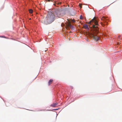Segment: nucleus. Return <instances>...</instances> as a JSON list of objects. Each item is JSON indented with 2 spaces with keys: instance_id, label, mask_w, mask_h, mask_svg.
<instances>
[{
  "instance_id": "nucleus-1",
  "label": "nucleus",
  "mask_w": 122,
  "mask_h": 122,
  "mask_svg": "<svg viewBox=\"0 0 122 122\" xmlns=\"http://www.w3.org/2000/svg\"><path fill=\"white\" fill-rule=\"evenodd\" d=\"M92 22L94 23L95 25L93 24L92 25V27L93 28L95 31L96 34H97L99 32V29L98 27L97 26L98 25V23L96 18L94 17V18L92 19L91 20L89 21L88 23L89 24H90Z\"/></svg>"
},
{
  "instance_id": "nucleus-2",
  "label": "nucleus",
  "mask_w": 122,
  "mask_h": 122,
  "mask_svg": "<svg viewBox=\"0 0 122 122\" xmlns=\"http://www.w3.org/2000/svg\"><path fill=\"white\" fill-rule=\"evenodd\" d=\"M54 16L53 13L47 15L45 22L46 24H50L54 21Z\"/></svg>"
},
{
  "instance_id": "nucleus-3",
  "label": "nucleus",
  "mask_w": 122,
  "mask_h": 122,
  "mask_svg": "<svg viewBox=\"0 0 122 122\" xmlns=\"http://www.w3.org/2000/svg\"><path fill=\"white\" fill-rule=\"evenodd\" d=\"M53 14L54 16V17H60V12L58 10H56L55 11Z\"/></svg>"
},
{
  "instance_id": "nucleus-4",
  "label": "nucleus",
  "mask_w": 122,
  "mask_h": 122,
  "mask_svg": "<svg viewBox=\"0 0 122 122\" xmlns=\"http://www.w3.org/2000/svg\"><path fill=\"white\" fill-rule=\"evenodd\" d=\"M106 17L103 16L101 18L102 20L104 21V24H103L102 22L101 23V24L102 25V26H104L105 24H106L107 23H106L105 21V19L106 18Z\"/></svg>"
},
{
  "instance_id": "nucleus-5",
  "label": "nucleus",
  "mask_w": 122,
  "mask_h": 122,
  "mask_svg": "<svg viewBox=\"0 0 122 122\" xmlns=\"http://www.w3.org/2000/svg\"><path fill=\"white\" fill-rule=\"evenodd\" d=\"M83 27L86 30H88L89 29V28L88 27V26L87 25L85 24L83 25Z\"/></svg>"
},
{
  "instance_id": "nucleus-6",
  "label": "nucleus",
  "mask_w": 122,
  "mask_h": 122,
  "mask_svg": "<svg viewBox=\"0 0 122 122\" xmlns=\"http://www.w3.org/2000/svg\"><path fill=\"white\" fill-rule=\"evenodd\" d=\"M66 25H67L68 27H72L71 24L70 22H69L67 23L66 24Z\"/></svg>"
},
{
  "instance_id": "nucleus-7",
  "label": "nucleus",
  "mask_w": 122,
  "mask_h": 122,
  "mask_svg": "<svg viewBox=\"0 0 122 122\" xmlns=\"http://www.w3.org/2000/svg\"><path fill=\"white\" fill-rule=\"evenodd\" d=\"M58 105V103L57 102H56L55 103H54L51 105V106L53 107H55L57 106Z\"/></svg>"
},
{
  "instance_id": "nucleus-8",
  "label": "nucleus",
  "mask_w": 122,
  "mask_h": 122,
  "mask_svg": "<svg viewBox=\"0 0 122 122\" xmlns=\"http://www.w3.org/2000/svg\"><path fill=\"white\" fill-rule=\"evenodd\" d=\"M93 38L95 40L97 41L99 39V38L97 36H93Z\"/></svg>"
},
{
  "instance_id": "nucleus-9",
  "label": "nucleus",
  "mask_w": 122,
  "mask_h": 122,
  "mask_svg": "<svg viewBox=\"0 0 122 122\" xmlns=\"http://www.w3.org/2000/svg\"><path fill=\"white\" fill-rule=\"evenodd\" d=\"M53 80L51 79L49 80L48 82V85H50V84H51L53 81Z\"/></svg>"
},
{
  "instance_id": "nucleus-10",
  "label": "nucleus",
  "mask_w": 122,
  "mask_h": 122,
  "mask_svg": "<svg viewBox=\"0 0 122 122\" xmlns=\"http://www.w3.org/2000/svg\"><path fill=\"white\" fill-rule=\"evenodd\" d=\"M29 13H32L33 12V10L32 9H30L29 10Z\"/></svg>"
},
{
  "instance_id": "nucleus-11",
  "label": "nucleus",
  "mask_w": 122,
  "mask_h": 122,
  "mask_svg": "<svg viewBox=\"0 0 122 122\" xmlns=\"http://www.w3.org/2000/svg\"><path fill=\"white\" fill-rule=\"evenodd\" d=\"M55 3H56V4L57 3L58 4H61V3L60 2L57 3V2L56 1H55Z\"/></svg>"
},
{
  "instance_id": "nucleus-12",
  "label": "nucleus",
  "mask_w": 122,
  "mask_h": 122,
  "mask_svg": "<svg viewBox=\"0 0 122 122\" xmlns=\"http://www.w3.org/2000/svg\"><path fill=\"white\" fill-rule=\"evenodd\" d=\"M80 19H83V18L82 17V15H81L80 16Z\"/></svg>"
},
{
  "instance_id": "nucleus-13",
  "label": "nucleus",
  "mask_w": 122,
  "mask_h": 122,
  "mask_svg": "<svg viewBox=\"0 0 122 122\" xmlns=\"http://www.w3.org/2000/svg\"><path fill=\"white\" fill-rule=\"evenodd\" d=\"M82 5V4H79V6L81 8L82 7V6L81 5Z\"/></svg>"
},
{
  "instance_id": "nucleus-14",
  "label": "nucleus",
  "mask_w": 122,
  "mask_h": 122,
  "mask_svg": "<svg viewBox=\"0 0 122 122\" xmlns=\"http://www.w3.org/2000/svg\"><path fill=\"white\" fill-rule=\"evenodd\" d=\"M72 21L73 22H75V20H72Z\"/></svg>"
},
{
  "instance_id": "nucleus-15",
  "label": "nucleus",
  "mask_w": 122,
  "mask_h": 122,
  "mask_svg": "<svg viewBox=\"0 0 122 122\" xmlns=\"http://www.w3.org/2000/svg\"><path fill=\"white\" fill-rule=\"evenodd\" d=\"M75 15V13H74L72 15H71L73 16V15Z\"/></svg>"
},
{
  "instance_id": "nucleus-16",
  "label": "nucleus",
  "mask_w": 122,
  "mask_h": 122,
  "mask_svg": "<svg viewBox=\"0 0 122 122\" xmlns=\"http://www.w3.org/2000/svg\"><path fill=\"white\" fill-rule=\"evenodd\" d=\"M119 44H120V43H119H119H117V45H119Z\"/></svg>"
},
{
  "instance_id": "nucleus-17",
  "label": "nucleus",
  "mask_w": 122,
  "mask_h": 122,
  "mask_svg": "<svg viewBox=\"0 0 122 122\" xmlns=\"http://www.w3.org/2000/svg\"><path fill=\"white\" fill-rule=\"evenodd\" d=\"M48 1L49 2H50L51 1V0H48Z\"/></svg>"
},
{
  "instance_id": "nucleus-18",
  "label": "nucleus",
  "mask_w": 122,
  "mask_h": 122,
  "mask_svg": "<svg viewBox=\"0 0 122 122\" xmlns=\"http://www.w3.org/2000/svg\"><path fill=\"white\" fill-rule=\"evenodd\" d=\"M2 37H4V38H5V37H4V36H2Z\"/></svg>"
},
{
  "instance_id": "nucleus-19",
  "label": "nucleus",
  "mask_w": 122,
  "mask_h": 122,
  "mask_svg": "<svg viewBox=\"0 0 122 122\" xmlns=\"http://www.w3.org/2000/svg\"><path fill=\"white\" fill-rule=\"evenodd\" d=\"M53 0H51V1L53 2Z\"/></svg>"
},
{
  "instance_id": "nucleus-20",
  "label": "nucleus",
  "mask_w": 122,
  "mask_h": 122,
  "mask_svg": "<svg viewBox=\"0 0 122 122\" xmlns=\"http://www.w3.org/2000/svg\"><path fill=\"white\" fill-rule=\"evenodd\" d=\"M31 18H30V19H29V20H31Z\"/></svg>"
},
{
  "instance_id": "nucleus-21",
  "label": "nucleus",
  "mask_w": 122,
  "mask_h": 122,
  "mask_svg": "<svg viewBox=\"0 0 122 122\" xmlns=\"http://www.w3.org/2000/svg\"><path fill=\"white\" fill-rule=\"evenodd\" d=\"M54 5H55V4H54Z\"/></svg>"
}]
</instances>
